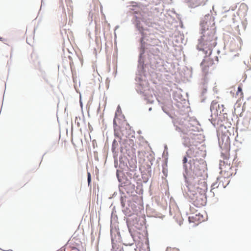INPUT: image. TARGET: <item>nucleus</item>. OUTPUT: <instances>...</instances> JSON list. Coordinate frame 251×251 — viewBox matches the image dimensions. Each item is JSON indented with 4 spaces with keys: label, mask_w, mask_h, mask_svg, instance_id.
<instances>
[{
    "label": "nucleus",
    "mask_w": 251,
    "mask_h": 251,
    "mask_svg": "<svg viewBox=\"0 0 251 251\" xmlns=\"http://www.w3.org/2000/svg\"><path fill=\"white\" fill-rule=\"evenodd\" d=\"M211 25L210 22L203 21L201 23V36L199 40V44L197 48L200 50L205 51V53H208L207 50L209 51L208 55H210L213 48H214L216 44V37L215 36V30L214 26Z\"/></svg>",
    "instance_id": "obj_1"
},
{
    "label": "nucleus",
    "mask_w": 251,
    "mask_h": 251,
    "mask_svg": "<svg viewBox=\"0 0 251 251\" xmlns=\"http://www.w3.org/2000/svg\"><path fill=\"white\" fill-rule=\"evenodd\" d=\"M200 150L196 147L190 148L182 160L184 168L187 173L204 169V162L200 156Z\"/></svg>",
    "instance_id": "obj_2"
},
{
    "label": "nucleus",
    "mask_w": 251,
    "mask_h": 251,
    "mask_svg": "<svg viewBox=\"0 0 251 251\" xmlns=\"http://www.w3.org/2000/svg\"><path fill=\"white\" fill-rule=\"evenodd\" d=\"M187 178L188 190H190V186L194 187L193 191L197 193H206L207 187L205 182L206 173L204 168H201L199 170L189 172Z\"/></svg>",
    "instance_id": "obj_3"
},
{
    "label": "nucleus",
    "mask_w": 251,
    "mask_h": 251,
    "mask_svg": "<svg viewBox=\"0 0 251 251\" xmlns=\"http://www.w3.org/2000/svg\"><path fill=\"white\" fill-rule=\"evenodd\" d=\"M194 187L190 186V190H188L187 195L191 200L193 204L197 207H201L205 205L206 202V193H197L193 191Z\"/></svg>",
    "instance_id": "obj_4"
},
{
    "label": "nucleus",
    "mask_w": 251,
    "mask_h": 251,
    "mask_svg": "<svg viewBox=\"0 0 251 251\" xmlns=\"http://www.w3.org/2000/svg\"><path fill=\"white\" fill-rule=\"evenodd\" d=\"M201 67L202 73L204 75H206L212 72L215 69L216 64L212 58L210 57V55L204 57L201 63Z\"/></svg>",
    "instance_id": "obj_5"
},
{
    "label": "nucleus",
    "mask_w": 251,
    "mask_h": 251,
    "mask_svg": "<svg viewBox=\"0 0 251 251\" xmlns=\"http://www.w3.org/2000/svg\"><path fill=\"white\" fill-rule=\"evenodd\" d=\"M189 219L190 220V221H191V220H195V221H199V222H201V221H203V219H202V216H201L199 214V215H197L196 214L195 217L194 216H191V217H189Z\"/></svg>",
    "instance_id": "obj_6"
},
{
    "label": "nucleus",
    "mask_w": 251,
    "mask_h": 251,
    "mask_svg": "<svg viewBox=\"0 0 251 251\" xmlns=\"http://www.w3.org/2000/svg\"><path fill=\"white\" fill-rule=\"evenodd\" d=\"M218 102H217L215 100H213L211 106H210V110L211 112H213L215 111V112H217V114H218V110L217 109V105Z\"/></svg>",
    "instance_id": "obj_7"
},
{
    "label": "nucleus",
    "mask_w": 251,
    "mask_h": 251,
    "mask_svg": "<svg viewBox=\"0 0 251 251\" xmlns=\"http://www.w3.org/2000/svg\"><path fill=\"white\" fill-rule=\"evenodd\" d=\"M193 129H190L188 133H186V134L190 137V138L192 139H195L196 137L198 135L197 133H193L192 131Z\"/></svg>",
    "instance_id": "obj_8"
},
{
    "label": "nucleus",
    "mask_w": 251,
    "mask_h": 251,
    "mask_svg": "<svg viewBox=\"0 0 251 251\" xmlns=\"http://www.w3.org/2000/svg\"><path fill=\"white\" fill-rule=\"evenodd\" d=\"M240 94V96L242 97L243 95V93L242 92V89L241 86H239L238 87V91L236 92V95H239Z\"/></svg>",
    "instance_id": "obj_9"
},
{
    "label": "nucleus",
    "mask_w": 251,
    "mask_h": 251,
    "mask_svg": "<svg viewBox=\"0 0 251 251\" xmlns=\"http://www.w3.org/2000/svg\"><path fill=\"white\" fill-rule=\"evenodd\" d=\"M218 106L219 109L220 110V113H221L222 112H223L224 111V109H225L224 105L222 104L221 106H220V105L218 104Z\"/></svg>",
    "instance_id": "obj_10"
},
{
    "label": "nucleus",
    "mask_w": 251,
    "mask_h": 251,
    "mask_svg": "<svg viewBox=\"0 0 251 251\" xmlns=\"http://www.w3.org/2000/svg\"><path fill=\"white\" fill-rule=\"evenodd\" d=\"M166 251H179L178 249H176V248H167Z\"/></svg>",
    "instance_id": "obj_11"
},
{
    "label": "nucleus",
    "mask_w": 251,
    "mask_h": 251,
    "mask_svg": "<svg viewBox=\"0 0 251 251\" xmlns=\"http://www.w3.org/2000/svg\"><path fill=\"white\" fill-rule=\"evenodd\" d=\"M145 153V152L144 151H138V155L139 157H141V156H144Z\"/></svg>",
    "instance_id": "obj_12"
},
{
    "label": "nucleus",
    "mask_w": 251,
    "mask_h": 251,
    "mask_svg": "<svg viewBox=\"0 0 251 251\" xmlns=\"http://www.w3.org/2000/svg\"><path fill=\"white\" fill-rule=\"evenodd\" d=\"M87 175H88V185H90V184L91 183V175H90V173L89 172L87 173Z\"/></svg>",
    "instance_id": "obj_13"
},
{
    "label": "nucleus",
    "mask_w": 251,
    "mask_h": 251,
    "mask_svg": "<svg viewBox=\"0 0 251 251\" xmlns=\"http://www.w3.org/2000/svg\"><path fill=\"white\" fill-rule=\"evenodd\" d=\"M72 250L74 251H79V250L75 247H73L72 248Z\"/></svg>",
    "instance_id": "obj_14"
},
{
    "label": "nucleus",
    "mask_w": 251,
    "mask_h": 251,
    "mask_svg": "<svg viewBox=\"0 0 251 251\" xmlns=\"http://www.w3.org/2000/svg\"><path fill=\"white\" fill-rule=\"evenodd\" d=\"M189 137L188 136V137H187L184 138V139H186V138H189Z\"/></svg>",
    "instance_id": "obj_15"
},
{
    "label": "nucleus",
    "mask_w": 251,
    "mask_h": 251,
    "mask_svg": "<svg viewBox=\"0 0 251 251\" xmlns=\"http://www.w3.org/2000/svg\"><path fill=\"white\" fill-rule=\"evenodd\" d=\"M216 59H217V61H218V57H216Z\"/></svg>",
    "instance_id": "obj_16"
}]
</instances>
